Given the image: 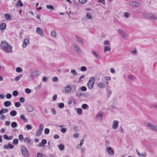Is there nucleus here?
Instances as JSON below:
<instances>
[{
    "instance_id": "obj_1",
    "label": "nucleus",
    "mask_w": 157,
    "mask_h": 157,
    "mask_svg": "<svg viewBox=\"0 0 157 157\" xmlns=\"http://www.w3.org/2000/svg\"><path fill=\"white\" fill-rule=\"evenodd\" d=\"M0 47L1 49L5 52H12V47L10 46L7 42L5 41H1Z\"/></svg>"
},
{
    "instance_id": "obj_2",
    "label": "nucleus",
    "mask_w": 157,
    "mask_h": 157,
    "mask_svg": "<svg viewBox=\"0 0 157 157\" xmlns=\"http://www.w3.org/2000/svg\"><path fill=\"white\" fill-rule=\"evenodd\" d=\"M118 31L119 33L120 36L122 38L125 40H126L128 38V36L127 33L124 30L120 29L118 30Z\"/></svg>"
},
{
    "instance_id": "obj_3",
    "label": "nucleus",
    "mask_w": 157,
    "mask_h": 157,
    "mask_svg": "<svg viewBox=\"0 0 157 157\" xmlns=\"http://www.w3.org/2000/svg\"><path fill=\"white\" fill-rule=\"evenodd\" d=\"M94 81L95 79L94 77H91L90 78L87 84V86L90 89L93 88Z\"/></svg>"
},
{
    "instance_id": "obj_4",
    "label": "nucleus",
    "mask_w": 157,
    "mask_h": 157,
    "mask_svg": "<svg viewBox=\"0 0 157 157\" xmlns=\"http://www.w3.org/2000/svg\"><path fill=\"white\" fill-rule=\"evenodd\" d=\"M39 75V72L38 71H32L30 73V78L32 79H33Z\"/></svg>"
},
{
    "instance_id": "obj_5",
    "label": "nucleus",
    "mask_w": 157,
    "mask_h": 157,
    "mask_svg": "<svg viewBox=\"0 0 157 157\" xmlns=\"http://www.w3.org/2000/svg\"><path fill=\"white\" fill-rule=\"evenodd\" d=\"M147 125L152 130L157 132V125L152 124H151L147 122Z\"/></svg>"
},
{
    "instance_id": "obj_6",
    "label": "nucleus",
    "mask_w": 157,
    "mask_h": 157,
    "mask_svg": "<svg viewBox=\"0 0 157 157\" xmlns=\"http://www.w3.org/2000/svg\"><path fill=\"white\" fill-rule=\"evenodd\" d=\"M129 3L131 6L138 7L140 6L139 3L135 1H130Z\"/></svg>"
},
{
    "instance_id": "obj_7",
    "label": "nucleus",
    "mask_w": 157,
    "mask_h": 157,
    "mask_svg": "<svg viewBox=\"0 0 157 157\" xmlns=\"http://www.w3.org/2000/svg\"><path fill=\"white\" fill-rule=\"evenodd\" d=\"M21 150L22 153L23 155H28L26 148L25 146H21Z\"/></svg>"
},
{
    "instance_id": "obj_8",
    "label": "nucleus",
    "mask_w": 157,
    "mask_h": 157,
    "mask_svg": "<svg viewBox=\"0 0 157 157\" xmlns=\"http://www.w3.org/2000/svg\"><path fill=\"white\" fill-rule=\"evenodd\" d=\"M113 123L112 128L114 129L117 128L118 127L119 121L117 120H114L113 121Z\"/></svg>"
},
{
    "instance_id": "obj_9",
    "label": "nucleus",
    "mask_w": 157,
    "mask_h": 157,
    "mask_svg": "<svg viewBox=\"0 0 157 157\" xmlns=\"http://www.w3.org/2000/svg\"><path fill=\"white\" fill-rule=\"evenodd\" d=\"M106 151L110 155H113L114 154V151L110 147H107L106 148Z\"/></svg>"
},
{
    "instance_id": "obj_10",
    "label": "nucleus",
    "mask_w": 157,
    "mask_h": 157,
    "mask_svg": "<svg viewBox=\"0 0 157 157\" xmlns=\"http://www.w3.org/2000/svg\"><path fill=\"white\" fill-rule=\"evenodd\" d=\"M36 32L41 36H44V33L43 30L39 27L36 28Z\"/></svg>"
},
{
    "instance_id": "obj_11",
    "label": "nucleus",
    "mask_w": 157,
    "mask_h": 157,
    "mask_svg": "<svg viewBox=\"0 0 157 157\" xmlns=\"http://www.w3.org/2000/svg\"><path fill=\"white\" fill-rule=\"evenodd\" d=\"M24 140L25 142L27 143L29 145H32L33 141L31 139H28V137H27L24 138Z\"/></svg>"
},
{
    "instance_id": "obj_12",
    "label": "nucleus",
    "mask_w": 157,
    "mask_h": 157,
    "mask_svg": "<svg viewBox=\"0 0 157 157\" xmlns=\"http://www.w3.org/2000/svg\"><path fill=\"white\" fill-rule=\"evenodd\" d=\"M73 47L76 52L79 53H80L81 52V51L80 49L79 48L78 45L76 44H73Z\"/></svg>"
},
{
    "instance_id": "obj_13",
    "label": "nucleus",
    "mask_w": 157,
    "mask_h": 157,
    "mask_svg": "<svg viewBox=\"0 0 157 157\" xmlns=\"http://www.w3.org/2000/svg\"><path fill=\"white\" fill-rule=\"evenodd\" d=\"M103 113L102 111H100L96 117V118L99 120H101L102 118Z\"/></svg>"
},
{
    "instance_id": "obj_14",
    "label": "nucleus",
    "mask_w": 157,
    "mask_h": 157,
    "mask_svg": "<svg viewBox=\"0 0 157 157\" xmlns=\"http://www.w3.org/2000/svg\"><path fill=\"white\" fill-rule=\"evenodd\" d=\"M29 42V41L28 39H25L24 40L22 44V47L24 48H25L27 46V44H28Z\"/></svg>"
},
{
    "instance_id": "obj_15",
    "label": "nucleus",
    "mask_w": 157,
    "mask_h": 157,
    "mask_svg": "<svg viewBox=\"0 0 157 157\" xmlns=\"http://www.w3.org/2000/svg\"><path fill=\"white\" fill-rule=\"evenodd\" d=\"M26 109L28 112H32L34 109L33 107L31 105H29L26 107Z\"/></svg>"
},
{
    "instance_id": "obj_16",
    "label": "nucleus",
    "mask_w": 157,
    "mask_h": 157,
    "mask_svg": "<svg viewBox=\"0 0 157 157\" xmlns=\"http://www.w3.org/2000/svg\"><path fill=\"white\" fill-rule=\"evenodd\" d=\"M135 78V77L134 75H128V80L131 82H132Z\"/></svg>"
},
{
    "instance_id": "obj_17",
    "label": "nucleus",
    "mask_w": 157,
    "mask_h": 157,
    "mask_svg": "<svg viewBox=\"0 0 157 157\" xmlns=\"http://www.w3.org/2000/svg\"><path fill=\"white\" fill-rule=\"evenodd\" d=\"M71 88L70 86H67L65 88V90L66 92L69 93L71 92Z\"/></svg>"
},
{
    "instance_id": "obj_18",
    "label": "nucleus",
    "mask_w": 157,
    "mask_h": 157,
    "mask_svg": "<svg viewBox=\"0 0 157 157\" xmlns=\"http://www.w3.org/2000/svg\"><path fill=\"white\" fill-rule=\"evenodd\" d=\"M6 24L4 23H2L0 26V29L2 31L3 30L6 28Z\"/></svg>"
},
{
    "instance_id": "obj_19",
    "label": "nucleus",
    "mask_w": 157,
    "mask_h": 157,
    "mask_svg": "<svg viewBox=\"0 0 157 157\" xmlns=\"http://www.w3.org/2000/svg\"><path fill=\"white\" fill-rule=\"evenodd\" d=\"M151 14L150 13H147V12H144L143 13V16L144 17L150 19Z\"/></svg>"
},
{
    "instance_id": "obj_20",
    "label": "nucleus",
    "mask_w": 157,
    "mask_h": 157,
    "mask_svg": "<svg viewBox=\"0 0 157 157\" xmlns=\"http://www.w3.org/2000/svg\"><path fill=\"white\" fill-rule=\"evenodd\" d=\"M123 16L126 18H128L130 16V14L128 12H125L123 13Z\"/></svg>"
},
{
    "instance_id": "obj_21",
    "label": "nucleus",
    "mask_w": 157,
    "mask_h": 157,
    "mask_svg": "<svg viewBox=\"0 0 157 157\" xmlns=\"http://www.w3.org/2000/svg\"><path fill=\"white\" fill-rule=\"evenodd\" d=\"M111 49V48L109 46H105L104 48V52H105L107 51L110 52Z\"/></svg>"
},
{
    "instance_id": "obj_22",
    "label": "nucleus",
    "mask_w": 157,
    "mask_h": 157,
    "mask_svg": "<svg viewBox=\"0 0 157 157\" xmlns=\"http://www.w3.org/2000/svg\"><path fill=\"white\" fill-rule=\"evenodd\" d=\"M5 17L7 20L9 21L11 20V15L8 14H6L5 15Z\"/></svg>"
},
{
    "instance_id": "obj_23",
    "label": "nucleus",
    "mask_w": 157,
    "mask_h": 157,
    "mask_svg": "<svg viewBox=\"0 0 157 157\" xmlns=\"http://www.w3.org/2000/svg\"><path fill=\"white\" fill-rule=\"evenodd\" d=\"M16 6H20L22 7L23 6V4L22 3V2L21 0H18L17 3L16 5Z\"/></svg>"
},
{
    "instance_id": "obj_24",
    "label": "nucleus",
    "mask_w": 157,
    "mask_h": 157,
    "mask_svg": "<svg viewBox=\"0 0 157 157\" xmlns=\"http://www.w3.org/2000/svg\"><path fill=\"white\" fill-rule=\"evenodd\" d=\"M17 114V112L15 110H13L10 113V115L11 116H14Z\"/></svg>"
},
{
    "instance_id": "obj_25",
    "label": "nucleus",
    "mask_w": 157,
    "mask_h": 157,
    "mask_svg": "<svg viewBox=\"0 0 157 157\" xmlns=\"http://www.w3.org/2000/svg\"><path fill=\"white\" fill-rule=\"evenodd\" d=\"M4 104L6 107H8L11 105V102L9 101H6L5 102Z\"/></svg>"
},
{
    "instance_id": "obj_26",
    "label": "nucleus",
    "mask_w": 157,
    "mask_h": 157,
    "mask_svg": "<svg viewBox=\"0 0 157 157\" xmlns=\"http://www.w3.org/2000/svg\"><path fill=\"white\" fill-rule=\"evenodd\" d=\"M17 126V124L16 122H13L11 124V126L12 128H15Z\"/></svg>"
},
{
    "instance_id": "obj_27",
    "label": "nucleus",
    "mask_w": 157,
    "mask_h": 157,
    "mask_svg": "<svg viewBox=\"0 0 157 157\" xmlns=\"http://www.w3.org/2000/svg\"><path fill=\"white\" fill-rule=\"evenodd\" d=\"M51 35L54 37H56V32L54 30H52L51 31Z\"/></svg>"
},
{
    "instance_id": "obj_28",
    "label": "nucleus",
    "mask_w": 157,
    "mask_h": 157,
    "mask_svg": "<svg viewBox=\"0 0 157 157\" xmlns=\"http://www.w3.org/2000/svg\"><path fill=\"white\" fill-rule=\"evenodd\" d=\"M21 118L25 122H26L28 121V120L27 118H25V117L23 115H21L20 116Z\"/></svg>"
},
{
    "instance_id": "obj_29",
    "label": "nucleus",
    "mask_w": 157,
    "mask_h": 157,
    "mask_svg": "<svg viewBox=\"0 0 157 157\" xmlns=\"http://www.w3.org/2000/svg\"><path fill=\"white\" fill-rule=\"evenodd\" d=\"M150 19H153L154 20H157V17L155 16V15H154L152 14H151L150 15Z\"/></svg>"
},
{
    "instance_id": "obj_30",
    "label": "nucleus",
    "mask_w": 157,
    "mask_h": 157,
    "mask_svg": "<svg viewBox=\"0 0 157 157\" xmlns=\"http://www.w3.org/2000/svg\"><path fill=\"white\" fill-rule=\"evenodd\" d=\"M84 142V139H82L81 140V141H80L79 144L77 146V147H78V148L82 146V144H83Z\"/></svg>"
},
{
    "instance_id": "obj_31",
    "label": "nucleus",
    "mask_w": 157,
    "mask_h": 157,
    "mask_svg": "<svg viewBox=\"0 0 157 157\" xmlns=\"http://www.w3.org/2000/svg\"><path fill=\"white\" fill-rule=\"evenodd\" d=\"M71 74H73L74 76H75L77 74V72L75 69H73L71 71Z\"/></svg>"
},
{
    "instance_id": "obj_32",
    "label": "nucleus",
    "mask_w": 157,
    "mask_h": 157,
    "mask_svg": "<svg viewBox=\"0 0 157 157\" xmlns=\"http://www.w3.org/2000/svg\"><path fill=\"white\" fill-rule=\"evenodd\" d=\"M22 76V75H19L16 77L15 78V81L16 82L18 81L19 80L20 78Z\"/></svg>"
},
{
    "instance_id": "obj_33",
    "label": "nucleus",
    "mask_w": 157,
    "mask_h": 157,
    "mask_svg": "<svg viewBox=\"0 0 157 157\" xmlns=\"http://www.w3.org/2000/svg\"><path fill=\"white\" fill-rule=\"evenodd\" d=\"M92 53L96 58H99V56L94 51H92Z\"/></svg>"
},
{
    "instance_id": "obj_34",
    "label": "nucleus",
    "mask_w": 157,
    "mask_h": 157,
    "mask_svg": "<svg viewBox=\"0 0 157 157\" xmlns=\"http://www.w3.org/2000/svg\"><path fill=\"white\" fill-rule=\"evenodd\" d=\"M42 132V131H41L40 130L38 129V131L37 132L36 134V136H39L41 134V133Z\"/></svg>"
},
{
    "instance_id": "obj_35",
    "label": "nucleus",
    "mask_w": 157,
    "mask_h": 157,
    "mask_svg": "<svg viewBox=\"0 0 157 157\" xmlns=\"http://www.w3.org/2000/svg\"><path fill=\"white\" fill-rule=\"evenodd\" d=\"M22 71V68L19 67H17L16 69V71L17 72H20Z\"/></svg>"
},
{
    "instance_id": "obj_36",
    "label": "nucleus",
    "mask_w": 157,
    "mask_h": 157,
    "mask_svg": "<svg viewBox=\"0 0 157 157\" xmlns=\"http://www.w3.org/2000/svg\"><path fill=\"white\" fill-rule=\"evenodd\" d=\"M82 109L81 108L78 109L77 110V113L79 115L82 114Z\"/></svg>"
},
{
    "instance_id": "obj_37",
    "label": "nucleus",
    "mask_w": 157,
    "mask_h": 157,
    "mask_svg": "<svg viewBox=\"0 0 157 157\" xmlns=\"http://www.w3.org/2000/svg\"><path fill=\"white\" fill-rule=\"evenodd\" d=\"M44 128V125L43 124H41L39 126V129L43 131Z\"/></svg>"
},
{
    "instance_id": "obj_38",
    "label": "nucleus",
    "mask_w": 157,
    "mask_h": 157,
    "mask_svg": "<svg viewBox=\"0 0 157 157\" xmlns=\"http://www.w3.org/2000/svg\"><path fill=\"white\" fill-rule=\"evenodd\" d=\"M18 94V92L17 90L13 91V95L14 96H17Z\"/></svg>"
},
{
    "instance_id": "obj_39",
    "label": "nucleus",
    "mask_w": 157,
    "mask_h": 157,
    "mask_svg": "<svg viewBox=\"0 0 157 157\" xmlns=\"http://www.w3.org/2000/svg\"><path fill=\"white\" fill-rule=\"evenodd\" d=\"M21 105V103L20 102H17L15 103V105L16 107H19Z\"/></svg>"
},
{
    "instance_id": "obj_40",
    "label": "nucleus",
    "mask_w": 157,
    "mask_h": 157,
    "mask_svg": "<svg viewBox=\"0 0 157 157\" xmlns=\"http://www.w3.org/2000/svg\"><path fill=\"white\" fill-rule=\"evenodd\" d=\"M64 145L62 144H60L59 146V148L61 150H63L64 147Z\"/></svg>"
},
{
    "instance_id": "obj_41",
    "label": "nucleus",
    "mask_w": 157,
    "mask_h": 157,
    "mask_svg": "<svg viewBox=\"0 0 157 157\" xmlns=\"http://www.w3.org/2000/svg\"><path fill=\"white\" fill-rule=\"evenodd\" d=\"M18 142V140L17 139H14L13 140V143L14 144H17Z\"/></svg>"
},
{
    "instance_id": "obj_42",
    "label": "nucleus",
    "mask_w": 157,
    "mask_h": 157,
    "mask_svg": "<svg viewBox=\"0 0 157 157\" xmlns=\"http://www.w3.org/2000/svg\"><path fill=\"white\" fill-rule=\"evenodd\" d=\"M76 38L79 43L81 44L82 43V41L79 37L76 36Z\"/></svg>"
},
{
    "instance_id": "obj_43",
    "label": "nucleus",
    "mask_w": 157,
    "mask_h": 157,
    "mask_svg": "<svg viewBox=\"0 0 157 157\" xmlns=\"http://www.w3.org/2000/svg\"><path fill=\"white\" fill-rule=\"evenodd\" d=\"M2 113H6L8 112V109H2L1 110Z\"/></svg>"
},
{
    "instance_id": "obj_44",
    "label": "nucleus",
    "mask_w": 157,
    "mask_h": 157,
    "mask_svg": "<svg viewBox=\"0 0 157 157\" xmlns=\"http://www.w3.org/2000/svg\"><path fill=\"white\" fill-rule=\"evenodd\" d=\"M47 8L51 9V10H53L54 9V7H53L51 5H48L46 6Z\"/></svg>"
},
{
    "instance_id": "obj_45",
    "label": "nucleus",
    "mask_w": 157,
    "mask_h": 157,
    "mask_svg": "<svg viewBox=\"0 0 157 157\" xmlns=\"http://www.w3.org/2000/svg\"><path fill=\"white\" fill-rule=\"evenodd\" d=\"M80 90L83 91H86L87 89L84 86H83L81 87Z\"/></svg>"
},
{
    "instance_id": "obj_46",
    "label": "nucleus",
    "mask_w": 157,
    "mask_h": 157,
    "mask_svg": "<svg viewBox=\"0 0 157 157\" xmlns=\"http://www.w3.org/2000/svg\"><path fill=\"white\" fill-rule=\"evenodd\" d=\"M86 1L87 0H78L79 2L81 4L86 3Z\"/></svg>"
},
{
    "instance_id": "obj_47",
    "label": "nucleus",
    "mask_w": 157,
    "mask_h": 157,
    "mask_svg": "<svg viewBox=\"0 0 157 157\" xmlns=\"http://www.w3.org/2000/svg\"><path fill=\"white\" fill-rule=\"evenodd\" d=\"M88 106V105L86 104H83L82 105V107L84 109H86Z\"/></svg>"
},
{
    "instance_id": "obj_48",
    "label": "nucleus",
    "mask_w": 157,
    "mask_h": 157,
    "mask_svg": "<svg viewBox=\"0 0 157 157\" xmlns=\"http://www.w3.org/2000/svg\"><path fill=\"white\" fill-rule=\"evenodd\" d=\"M64 105L63 103H61L59 104V108H63L64 107Z\"/></svg>"
},
{
    "instance_id": "obj_49",
    "label": "nucleus",
    "mask_w": 157,
    "mask_h": 157,
    "mask_svg": "<svg viewBox=\"0 0 157 157\" xmlns=\"http://www.w3.org/2000/svg\"><path fill=\"white\" fill-rule=\"evenodd\" d=\"M86 69V68L85 66H82L81 68V70L82 71H85Z\"/></svg>"
},
{
    "instance_id": "obj_50",
    "label": "nucleus",
    "mask_w": 157,
    "mask_h": 157,
    "mask_svg": "<svg viewBox=\"0 0 157 157\" xmlns=\"http://www.w3.org/2000/svg\"><path fill=\"white\" fill-rule=\"evenodd\" d=\"M86 17L89 19H91L92 18V17L90 15V13H87L86 15Z\"/></svg>"
},
{
    "instance_id": "obj_51",
    "label": "nucleus",
    "mask_w": 157,
    "mask_h": 157,
    "mask_svg": "<svg viewBox=\"0 0 157 157\" xmlns=\"http://www.w3.org/2000/svg\"><path fill=\"white\" fill-rule=\"evenodd\" d=\"M25 92L26 93L29 94L31 93V90L29 88H26L25 90Z\"/></svg>"
},
{
    "instance_id": "obj_52",
    "label": "nucleus",
    "mask_w": 157,
    "mask_h": 157,
    "mask_svg": "<svg viewBox=\"0 0 157 157\" xmlns=\"http://www.w3.org/2000/svg\"><path fill=\"white\" fill-rule=\"evenodd\" d=\"M12 95L10 94H8L6 95V97L8 99H10L12 98Z\"/></svg>"
},
{
    "instance_id": "obj_53",
    "label": "nucleus",
    "mask_w": 157,
    "mask_h": 157,
    "mask_svg": "<svg viewBox=\"0 0 157 157\" xmlns=\"http://www.w3.org/2000/svg\"><path fill=\"white\" fill-rule=\"evenodd\" d=\"M18 138L21 141L23 139V136L22 135H20L18 136Z\"/></svg>"
},
{
    "instance_id": "obj_54",
    "label": "nucleus",
    "mask_w": 157,
    "mask_h": 157,
    "mask_svg": "<svg viewBox=\"0 0 157 157\" xmlns=\"http://www.w3.org/2000/svg\"><path fill=\"white\" fill-rule=\"evenodd\" d=\"M66 129L64 128H62V129L61 130V131L63 133H65L66 132Z\"/></svg>"
},
{
    "instance_id": "obj_55",
    "label": "nucleus",
    "mask_w": 157,
    "mask_h": 157,
    "mask_svg": "<svg viewBox=\"0 0 157 157\" xmlns=\"http://www.w3.org/2000/svg\"><path fill=\"white\" fill-rule=\"evenodd\" d=\"M19 100L21 102L23 103L25 101V99L23 97H21L20 98Z\"/></svg>"
},
{
    "instance_id": "obj_56",
    "label": "nucleus",
    "mask_w": 157,
    "mask_h": 157,
    "mask_svg": "<svg viewBox=\"0 0 157 157\" xmlns=\"http://www.w3.org/2000/svg\"><path fill=\"white\" fill-rule=\"evenodd\" d=\"M26 127L28 130H30L32 129V127L29 124H27L26 125Z\"/></svg>"
},
{
    "instance_id": "obj_57",
    "label": "nucleus",
    "mask_w": 157,
    "mask_h": 157,
    "mask_svg": "<svg viewBox=\"0 0 157 157\" xmlns=\"http://www.w3.org/2000/svg\"><path fill=\"white\" fill-rule=\"evenodd\" d=\"M51 111L53 114H55L56 113V111L54 108L51 109Z\"/></svg>"
},
{
    "instance_id": "obj_58",
    "label": "nucleus",
    "mask_w": 157,
    "mask_h": 157,
    "mask_svg": "<svg viewBox=\"0 0 157 157\" xmlns=\"http://www.w3.org/2000/svg\"><path fill=\"white\" fill-rule=\"evenodd\" d=\"M49 130L48 128H46L44 130V133L46 134H48L49 133Z\"/></svg>"
},
{
    "instance_id": "obj_59",
    "label": "nucleus",
    "mask_w": 157,
    "mask_h": 157,
    "mask_svg": "<svg viewBox=\"0 0 157 157\" xmlns=\"http://www.w3.org/2000/svg\"><path fill=\"white\" fill-rule=\"evenodd\" d=\"M103 85V84H102L101 83H99L98 85V86L100 88H104Z\"/></svg>"
},
{
    "instance_id": "obj_60",
    "label": "nucleus",
    "mask_w": 157,
    "mask_h": 157,
    "mask_svg": "<svg viewBox=\"0 0 157 157\" xmlns=\"http://www.w3.org/2000/svg\"><path fill=\"white\" fill-rule=\"evenodd\" d=\"M8 148H10L11 149H12L13 148V146L11 144H10V143L8 144Z\"/></svg>"
},
{
    "instance_id": "obj_61",
    "label": "nucleus",
    "mask_w": 157,
    "mask_h": 157,
    "mask_svg": "<svg viewBox=\"0 0 157 157\" xmlns=\"http://www.w3.org/2000/svg\"><path fill=\"white\" fill-rule=\"evenodd\" d=\"M104 44L105 45H109V41L108 40H105L104 42Z\"/></svg>"
},
{
    "instance_id": "obj_62",
    "label": "nucleus",
    "mask_w": 157,
    "mask_h": 157,
    "mask_svg": "<svg viewBox=\"0 0 157 157\" xmlns=\"http://www.w3.org/2000/svg\"><path fill=\"white\" fill-rule=\"evenodd\" d=\"M41 143L43 144L44 145V144L47 143V141L45 139H43L42 140Z\"/></svg>"
},
{
    "instance_id": "obj_63",
    "label": "nucleus",
    "mask_w": 157,
    "mask_h": 157,
    "mask_svg": "<svg viewBox=\"0 0 157 157\" xmlns=\"http://www.w3.org/2000/svg\"><path fill=\"white\" fill-rule=\"evenodd\" d=\"M54 138L55 139H59V136L58 135H57V134H55V135L54 136Z\"/></svg>"
},
{
    "instance_id": "obj_64",
    "label": "nucleus",
    "mask_w": 157,
    "mask_h": 157,
    "mask_svg": "<svg viewBox=\"0 0 157 157\" xmlns=\"http://www.w3.org/2000/svg\"><path fill=\"white\" fill-rule=\"evenodd\" d=\"M43 154L42 153H38L37 154V157H43Z\"/></svg>"
}]
</instances>
